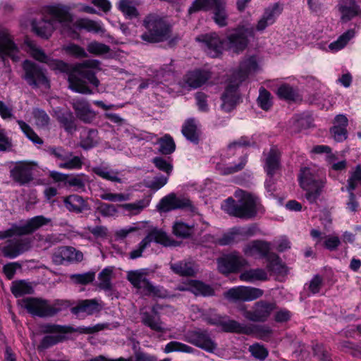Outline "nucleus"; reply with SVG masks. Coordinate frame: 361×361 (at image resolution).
Instances as JSON below:
<instances>
[{"label": "nucleus", "instance_id": "1", "mask_svg": "<svg viewBox=\"0 0 361 361\" xmlns=\"http://www.w3.org/2000/svg\"><path fill=\"white\" fill-rule=\"evenodd\" d=\"M25 44L30 49V54L37 61L46 63L53 70L59 71L68 74L69 88L75 92L91 94L93 92L87 86V82L95 87H98L100 82L95 76L94 71L90 68H97L100 63L95 59L85 60L73 67L60 61L51 59L32 40L27 39Z\"/></svg>", "mask_w": 361, "mask_h": 361}, {"label": "nucleus", "instance_id": "2", "mask_svg": "<svg viewBox=\"0 0 361 361\" xmlns=\"http://www.w3.org/2000/svg\"><path fill=\"white\" fill-rule=\"evenodd\" d=\"M257 59L255 56L244 59L239 66L238 71L231 76L224 94L221 96L223 104L221 107L226 111H231L240 100L238 87L250 75L258 69Z\"/></svg>", "mask_w": 361, "mask_h": 361}, {"label": "nucleus", "instance_id": "3", "mask_svg": "<svg viewBox=\"0 0 361 361\" xmlns=\"http://www.w3.org/2000/svg\"><path fill=\"white\" fill-rule=\"evenodd\" d=\"M235 197L237 200L228 197L221 205L222 209L230 216L242 219H251L259 213L264 212L259 200L252 194L239 190L235 191Z\"/></svg>", "mask_w": 361, "mask_h": 361}, {"label": "nucleus", "instance_id": "4", "mask_svg": "<svg viewBox=\"0 0 361 361\" xmlns=\"http://www.w3.org/2000/svg\"><path fill=\"white\" fill-rule=\"evenodd\" d=\"M18 304L32 316L50 317L56 315L69 306L68 301L56 300L53 304L41 298H24L18 300Z\"/></svg>", "mask_w": 361, "mask_h": 361}, {"label": "nucleus", "instance_id": "5", "mask_svg": "<svg viewBox=\"0 0 361 361\" xmlns=\"http://www.w3.org/2000/svg\"><path fill=\"white\" fill-rule=\"evenodd\" d=\"M145 31L141 39L149 43H158L171 37L172 27L163 18L156 14H149L143 20Z\"/></svg>", "mask_w": 361, "mask_h": 361}, {"label": "nucleus", "instance_id": "6", "mask_svg": "<svg viewBox=\"0 0 361 361\" xmlns=\"http://www.w3.org/2000/svg\"><path fill=\"white\" fill-rule=\"evenodd\" d=\"M298 178L301 188L306 190L305 198L310 203H315L324 187V180L315 170L307 167L300 169Z\"/></svg>", "mask_w": 361, "mask_h": 361}, {"label": "nucleus", "instance_id": "7", "mask_svg": "<svg viewBox=\"0 0 361 361\" xmlns=\"http://www.w3.org/2000/svg\"><path fill=\"white\" fill-rule=\"evenodd\" d=\"M200 10H212L214 22L220 27L227 25L228 14L225 0H195L188 12L192 13Z\"/></svg>", "mask_w": 361, "mask_h": 361}, {"label": "nucleus", "instance_id": "8", "mask_svg": "<svg viewBox=\"0 0 361 361\" xmlns=\"http://www.w3.org/2000/svg\"><path fill=\"white\" fill-rule=\"evenodd\" d=\"M254 36L255 29L252 25H239L228 34L225 39L226 48L238 54L247 47L249 37Z\"/></svg>", "mask_w": 361, "mask_h": 361}, {"label": "nucleus", "instance_id": "9", "mask_svg": "<svg viewBox=\"0 0 361 361\" xmlns=\"http://www.w3.org/2000/svg\"><path fill=\"white\" fill-rule=\"evenodd\" d=\"M23 70L24 72L22 78L32 88H38L41 86L49 87V80L46 75L45 70H44L37 63L25 60L23 63Z\"/></svg>", "mask_w": 361, "mask_h": 361}, {"label": "nucleus", "instance_id": "10", "mask_svg": "<svg viewBox=\"0 0 361 361\" xmlns=\"http://www.w3.org/2000/svg\"><path fill=\"white\" fill-rule=\"evenodd\" d=\"M50 221V219L45 218L43 216H37L28 220L27 223L23 226L13 224L10 228L0 231V240L11 238L14 235H23L32 233L39 227L49 224Z\"/></svg>", "mask_w": 361, "mask_h": 361}, {"label": "nucleus", "instance_id": "11", "mask_svg": "<svg viewBox=\"0 0 361 361\" xmlns=\"http://www.w3.org/2000/svg\"><path fill=\"white\" fill-rule=\"evenodd\" d=\"M188 343L208 353H214L217 349L216 343L212 339L207 330L195 329L188 331L184 335Z\"/></svg>", "mask_w": 361, "mask_h": 361}, {"label": "nucleus", "instance_id": "12", "mask_svg": "<svg viewBox=\"0 0 361 361\" xmlns=\"http://www.w3.org/2000/svg\"><path fill=\"white\" fill-rule=\"evenodd\" d=\"M152 242L159 243L164 246L174 245V240H171L165 232L158 229H153L139 243L138 247L129 253V258L130 259H135L142 257V252L149 246Z\"/></svg>", "mask_w": 361, "mask_h": 361}, {"label": "nucleus", "instance_id": "13", "mask_svg": "<svg viewBox=\"0 0 361 361\" xmlns=\"http://www.w3.org/2000/svg\"><path fill=\"white\" fill-rule=\"evenodd\" d=\"M36 166L37 164L32 161H18L10 170V177L20 185L27 184L33 179V170Z\"/></svg>", "mask_w": 361, "mask_h": 361}, {"label": "nucleus", "instance_id": "14", "mask_svg": "<svg viewBox=\"0 0 361 361\" xmlns=\"http://www.w3.org/2000/svg\"><path fill=\"white\" fill-rule=\"evenodd\" d=\"M218 269L224 274L239 271L247 264V261L238 252H233L218 259Z\"/></svg>", "mask_w": 361, "mask_h": 361}, {"label": "nucleus", "instance_id": "15", "mask_svg": "<svg viewBox=\"0 0 361 361\" xmlns=\"http://www.w3.org/2000/svg\"><path fill=\"white\" fill-rule=\"evenodd\" d=\"M196 40L204 44L205 51L213 58L217 57L226 48L225 39H221L215 32L201 35L196 37Z\"/></svg>", "mask_w": 361, "mask_h": 361}, {"label": "nucleus", "instance_id": "16", "mask_svg": "<svg viewBox=\"0 0 361 361\" xmlns=\"http://www.w3.org/2000/svg\"><path fill=\"white\" fill-rule=\"evenodd\" d=\"M276 309V304L264 300H260L254 303L252 312H247L249 321L254 322H264Z\"/></svg>", "mask_w": 361, "mask_h": 361}, {"label": "nucleus", "instance_id": "17", "mask_svg": "<svg viewBox=\"0 0 361 361\" xmlns=\"http://www.w3.org/2000/svg\"><path fill=\"white\" fill-rule=\"evenodd\" d=\"M262 289L247 286H239L229 289L225 293V297L233 301H251L262 296Z\"/></svg>", "mask_w": 361, "mask_h": 361}, {"label": "nucleus", "instance_id": "18", "mask_svg": "<svg viewBox=\"0 0 361 361\" xmlns=\"http://www.w3.org/2000/svg\"><path fill=\"white\" fill-rule=\"evenodd\" d=\"M18 52V47L9 30L0 27V58L4 59L5 57H10L16 60Z\"/></svg>", "mask_w": 361, "mask_h": 361}, {"label": "nucleus", "instance_id": "19", "mask_svg": "<svg viewBox=\"0 0 361 361\" xmlns=\"http://www.w3.org/2000/svg\"><path fill=\"white\" fill-rule=\"evenodd\" d=\"M271 243L262 240H254L246 243L243 252L247 257L265 259L271 250Z\"/></svg>", "mask_w": 361, "mask_h": 361}, {"label": "nucleus", "instance_id": "20", "mask_svg": "<svg viewBox=\"0 0 361 361\" xmlns=\"http://www.w3.org/2000/svg\"><path fill=\"white\" fill-rule=\"evenodd\" d=\"M47 12L51 16L49 21L54 25L56 23L67 26L73 22V15L71 7L62 4L49 6Z\"/></svg>", "mask_w": 361, "mask_h": 361}, {"label": "nucleus", "instance_id": "21", "mask_svg": "<svg viewBox=\"0 0 361 361\" xmlns=\"http://www.w3.org/2000/svg\"><path fill=\"white\" fill-rule=\"evenodd\" d=\"M77 118L85 123H92L96 117V113L91 109L90 104L84 99H73L71 102Z\"/></svg>", "mask_w": 361, "mask_h": 361}, {"label": "nucleus", "instance_id": "22", "mask_svg": "<svg viewBox=\"0 0 361 361\" xmlns=\"http://www.w3.org/2000/svg\"><path fill=\"white\" fill-rule=\"evenodd\" d=\"M8 244L2 248L3 255L13 259L27 251L30 247L28 238H15L8 241Z\"/></svg>", "mask_w": 361, "mask_h": 361}, {"label": "nucleus", "instance_id": "23", "mask_svg": "<svg viewBox=\"0 0 361 361\" xmlns=\"http://www.w3.org/2000/svg\"><path fill=\"white\" fill-rule=\"evenodd\" d=\"M348 119L343 114L336 116L333 121V126L330 128L329 132L331 137L338 142H343L348 138Z\"/></svg>", "mask_w": 361, "mask_h": 361}, {"label": "nucleus", "instance_id": "24", "mask_svg": "<svg viewBox=\"0 0 361 361\" xmlns=\"http://www.w3.org/2000/svg\"><path fill=\"white\" fill-rule=\"evenodd\" d=\"M103 308L102 302L96 299L80 300L75 307L71 309L73 314H78L80 312L86 313L87 315H92L99 313Z\"/></svg>", "mask_w": 361, "mask_h": 361}, {"label": "nucleus", "instance_id": "25", "mask_svg": "<svg viewBox=\"0 0 361 361\" xmlns=\"http://www.w3.org/2000/svg\"><path fill=\"white\" fill-rule=\"evenodd\" d=\"M82 258V253L72 247H61L53 255V261L58 264L66 262H80Z\"/></svg>", "mask_w": 361, "mask_h": 361}, {"label": "nucleus", "instance_id": "26", "mask_svg": "<svg viewBox=\"0 0 361 361\" xmlns=\"http://www.w3.org/2000/svg\"><path fill=\"white\" fill-rule=\"evenodd\" d=\"M140 315L142 323L152 331L159 333H164L166 331L164 323L158 315L155 306L152 307V312L142 311L140 312Z\"/></svg>", "mask_w": 361, "mask_h": 361}, {"label": "nucleus", "instance_id": "27", "mask_svg": "<svg viewBox=\"0 0 361 361\" xmlns=\"http://www.w3.org/2000/svg\"><path fill=\"white\" fill-rule=\"evenodd\" d=\"M209 71L195 70L188 72L183 78L184 87L196 89L204 85L209 78Z\"/></svg>", "mask_w": 361, "mask_h": 361}, {"label": "nucleus", "instance_id": "28", "mask_svg": "<svg viewBox=\"0 0 361 361\" xmlns=\"http://www.w3.org/2000/svg\"><path fill=\"white\" fill-rule=\"evenodd\" d=\"M338 8L343 21H349L355 16L361 17V8L355 0H340Z\"/></svg>", "mask_w": 361, "mask_h": 361}, {"label": "nucleus", "instance_id": "29", "mask_svg": "<svg viewBox=\"0 0 361 361\" xmlns=\"http://www.w3.org/2000/svg\"><path fill=\"white\" fill-rule=\"evenodd\" d=\"M181 133L190 142L197 145L202 134L200 126L195 118L187 119L182 126Z\"/></svg>", "mask_w": 361, "mask_h": 361}, {"label": "nucleus", "instance_id": "30", "mask_svg": "<svg viewBox=\"0 0 361 361\" xmlns=\"http://www.w3.org/2000/svg\"><path fill=\"white\" fill-rule=\"evenodd\" d=\"M221 329L224 332L238 334L252 335L254 329L252 326L241 324L234 319H231L226 315L224 319Z\"/></svg>", "mask_w": 361, "mask_h": 361}, {"label": "nucleus", "instance_id": "31", "mask_svg": "<svg viewBox=\"0 0 361 361\" xmlns=\"http://www.w3.org/2000/svg\"><path fill=\"white\" fill-rule=\"evenodd\" d=\"M281 13L279 6L275 4L271 7L265 9L263 15L258 20L256 30L263 32L267 27L271 25L276 21L277 16Z\"/></svg>", "mask_w": 361, "mask_h": 361}, {"label": "nucleus", "instance_id": "32", "mask_svg": "<svg viewBox=\"0 0 361 361\" xmlns=\"http://www.w3.org/2000/svg\"><path fill=\"white\" fill-rule=\"evenodd\" d=\"M66 208L71 212L80 214L89 210L90 207L87 201L78 195H71L63 200Z\"/></svg>", "mask_w": 361, "mask_h": 361}, {"label": "nucleus", "instance_id": "33", "mask_svg": "<svg viewBox=\"0 0 361 361\" xmlns=\"http://www.w3.org/2000/svg\"><path fill=\"white\" fill-rule=\"evenodd\" d=\"M280 152L274 148H271L267 154L264 159V169L268 177L273 178L279 170L280 164Z\"/></svg>", "mask_w": 361, "mask_h": 361}, {"label": "nucleus", "instance_id": "34", "mask_svg": "<svg viewBox=\"0 0 361 361\" xmlns=\"http://www.w3.org/2000/svg\"><path fill=\"white\" fill-rule=\"evenodd\" d=\"M172 271L181 276H193L196 273L195 262L190 259H183L175 263H170Z\"/></svg>", "mask_w": 361, "mask_h": 361}, {"label": "nucleus", "instance_id": "35", "mask_svg": "<svg viewBox=\"0 0 361 361\" xmlns=\"http://www.w3.org/2000/svg\"><path fill=\"white\" fill-rule=\"evenodd\" d=\"M128 280L137 289H142L145 293L149 289L152 283L147 279L146 274L142 270L130 271L127 275Z\"/></svg>", "mask_w": 361, "mask_h": 361}, {"label": "nucleus", "instance_id": "36", "mask_svg": "<svg viewBox=\"0 0 361 361\" xmlns=\"http://www.w3.org/2000/svg\"><path fill=\"white\" fill-rule=\"evenodd\" d=\"M74 26L78 30H85L87 32L94 34L104 35L106 32V30L101 22L88 18L78 19L75 22Z\"/></svg>", "mask_w": 361, "mask_h": 361}, {"label": "nucleus", "instance_id": "37", "mask_svg": "<svg viewBox=\"0 0 361 361\" xmlns=\"http://www.w3.org/2000/svg\"><path fill=\"white\" fill-rule=\"evenodd\" d=\"M248 234L243 228L234 227L228 232L224 233L216 240L217 244L221 246L230 245L240 241V237Z\"/></svg>", "mask_w": 361, "mask_h": 361}, {"label": "nucleus", "instance_id": "38", "mask_svg": "<svg viewBox=\"0 0 361 361\" xmlns=\"http://www.w3.org/2000/svg\"><path fill=\"white\" fill-rule=\"evenodd\" d=\"M265 259L267 262V269L269 271L280 275L287 274V267L282 262L278 255L270 251Z\"/></svg>", "mask_w": 361, "mask_h": 361}, {"label": "nucleus", "instance_id": "39", "mask_svg": "<svg viewBox=\"0 0 361 361\" xmlns=\"http://www.w3.org/2000/svg\"><path fill=\"white\" fill-rule=\"evenodd\" d=\"M139 5L136 0H120L118 8L127 19L135 18L139 16L137 6Z\"/></svg>", "mask_w": 361, "mask_h": 361}, {"label": "nucleus", "instance_id": "40", "mask_svg": "<svg viewBox=\"0 0 361 361\" xmlns=\"http://www.w3.org/2000/svg\"><path fill=\"white\" fill-rule=\"evenodd\" d=\"M56 119L68 133L72 134L76 131L75 118L71 111L59 112L57 114Z\"/></svg>", "mask_w": 361, "mask_h": 361}, {"label": "nucleus", "instance_id": "41", "mask_svg": "<svg viewBox=\"0 0 361 361\" xmlns=\"http://www.w3.org/2000/svg\"><path fill=\"white\" fill-rule=\"evenodd\" d=\"M240 279L244 281L255 282L256 281H266L268 276L265 269L257 268L245 270L241 273Z\"/></svg>", "mask_w": 361, "mask_h": 361}, {"label": "nucleus", "instance_id": "42", "mask_svg": "<svg viewBox=\"0 0 361 361\" xmlns=\"http://www.w3.org/2000/svg\"><path fill=\"white\" fill-rule=\"evenodd\" d=\"M98 143V131L96 129L84 130L81 135L80 146L84 149H90Z\"/></svg>", "mask_w": 361, "mask_h": 361}, {"label": "nucleus", "instance_id": "43", "mask_svg": "<svg viewBox=\"0 0 361 361\" xmlns=\"http://www.w3.org/2000/svg\"><path fill=\"white\" fill-rule=\"evenodd\" d=\"M92 171L103 179L111 182L121 183V179L118 177L119 172L118 171L100 166L92 168Z\"/></svg>", "mask_w": 361, "mask_h": 361}, {"label": "nucleus", "instance_id": "44", "mask_svg": "<svg viewBox=\"0 0 361 361\" xmlns=\"http://www.w3.org/2000/svg\"><path fill=\"white\" fill-rule=\"evenodd\" d=\"M54 25L50 22H35L32 23L33 31L37 35L44 39H48L52 33Z\"/></svg>", "mask_w": 361, "mask_h": 361}, {"label": "nucleus", "instance_id": "45", "mask_svg": "<svg viewBox=\"0 0 361 361\" xmlns=\"http://www.w3.org/2000/svg\"><path fill=\"white\" fill-rule=\"evenodd\" d=\"M173 233L178 238H188L193 233V226L185 224L181 221H176L172 228Z\"/></svg>", "mask_w": 361, "mask_h": 361}, {"label": "nucleus", "instance_id": "46", "mask_svg": "<svg viewBox=\"0 0 361 361\" xmlns=\"http://www.w3.org/2000/svg\"><path fill=\"white\" fill-rule=\"evenodd\" d=\"M11 291L15 297L18 298L24 295L32 294L34 289L30 283L22 280L13 283Z\"/></svg>", "mask_w": 361, "mask_h": 361}, {"label": "nucleus", "instance_id": "47", "mask_svg": "<svg viewBox=\"0 0 361 361\" xmlns=\"http://www.w3.org/2000/svg\"><path fill=\"white\" fill-rule=\"evenodd\" d=\"M197 350L192 347L178 341H171L168 343L164 348V353L180 352L193 354Z\"/></svg>", "mask_w": 361, "mask_h": 361}, {"label": "nucleus", "instance_id": "48", "mask_svg": "<svg viewBox=\"0 0 361 361\" xmlns=\"http://www.w3.org/2000/svg\"><path fill=\"white\" fill-rule=\"evenodd\" d=\"M159 145V151L164 155L172 154L176 149V144L173 137L169 135H165L158 140Z\"/></svg>", "mask_w": 361, "mask_h": 361}, {"label": "nucleus", "instance_id": "49", "mask_svg": "<svg viewBox=\"0 0 361 361\" xmlns=\"http://www.w3.org/2000/svg\"><path fill=\"white\" fill-rule=\"evenodd\" d=\"M113 269L111 267L104 268L98 275L99 283L98 286L104 290H111L112 289L111 277Z\"/></svg>", "mask_w": 361, "mask_h": 361}, {"label": "nucleus", "instance_id": "50", "mask_svg": "<svg viewBox=\"0 0 361 361\" xmlns=\"http://www.w3.org/2000/svg\"><path fill=\"white\" fill-rule=\"evenodd\" d=\"M355 36V31L353 29L347 30L342 35H341L338 39L331 43L329 46V49L331 50H339L343 48L347 43L349 42Z\"/></svg>", "mask_w": 361, "mask_h": 361}, {"label": "nucleus", "instance_id": "51", "mask_svg": "<svg viewBox=\"0 0 361 361\" xmlns=\"http://www.w3.org/2000/svg\"><path fill=\"white\" fill-rule=\"evenodd\" d=\"M190 287L195 295H200L203 296H210L214 295L213 288L209 285L205 284L201 281H192L190 283Z\"/></svg>", "mask_w": 361, "mask_h": 361}, {"label": "nucleus", "instance_id": "52", "mask_svg": "<svg viewBox=\"0 0 361 361\" xmlns=\"http://www.w3.org/2000/svg\"><path fill=\"white\" fill-rule=\"evenodd\" d=\"M175 193H170L161 199L157 206L159 212H168L171 210H175Z\"/></svg>", "mask_w": 361, "mask_h": 361}, {"label": "nucleus", "instance_id": "53", "mask_svg": "<svg viewBox=\"0 0 361 361\" xmlns=\"http://www.w3.org/2000/svg\"><path fill=\"white\" fill-rule=\"evenodd\" d=\"M18 123L22 130V131L24 133V134L26 135V137L31 140L34 144L37 145H42L43 140L42 138H40L35 133V131L31 128V127L27 124L25 122L18 120Z\"/></svg>", "mask_w": 361, "mask_h": 361}, {"label": "nucleus", "instance_id": "54", "mask_svg": "<svg viewBox=\"0 0 361 361\" xmlns=\"http://www.w3.org/2000/svg\"><path fill=\"white\" fill-rule=\"evenodd\" d=\"M249 352L256 360L264 361L269 355L268 350L258 343H255L249 346Z\"/></svg>", "mask_w": 361, "mask_h": 361}, {"label": "nucleus", "instance_id": "55", "mask_svg": "<svg viewBox=\"0 0 361 361\" xmlns=\"http://www.w3.org/2000/svg\"><path fill=\"white\" fill-rule=\"evenodd\" d=\"M87 50L92 54L99 56L109 53L111 49L105 44L93 41L87 44Z\"/></svg>", "mask_w": 361, "mask_h": 361}, {"label": "nucleus", "instance_id": "56", "mask_svg": "<svg viewBox=\"0 0 361 361\" xmlns=\"http://www.w3.org/2000/svg\"><path fill=\"white\" fill-rule=\"evenodd\" d=\"M348 185L346 189L348 191L354 190L357 184L361 186V166H356L355 171L351 173L349 178L347 180Z\"/></svg>", "mask_w": 361, "mask_h": 361}, {"label": "nucleus", "instance_id": "57", "mask_svg": "<svg viewBox=\"0 0 361 361\" xmlns=\"http://www.w3.org/2000/svg\"><path fill=\"white\" fill-rule=\"evenodd\" d=\"M32 114L37 127L43 128L49 125L50 118L44 110L35 109L33 110Z\"/></svg>", "mask_w": 361, "mask_h": 361}, {"label": "nucleus", "instance_id": "58", "mask_svg": "<svg viewBox=\"0 0 361 361\" xmlns=\"http://www.w3.org/2000/svg\"><path fill=\"white\" fill-rule=\"evenodd\" d=\"M68 159L64 161L63 163L59 164L60 168L66 169H78L82 167V161L78 156L73 157L72 152H70Z\"/></svg>", "mask_w": 361, "mask_h": 361}, {"label": "nucleus", "instance_id": "59", "mask_svg": "<svg viewBox=\"0 0 361 361\" xmlns=\"http://www.w3.org/2000/svg\"><path fill=\"white\" fill-rule=\"evenodd\" d=\"M97 212H98L102 216L108 217L113 216L117 212V206L111 204H107L104 202H99Z\"/></svg>", "mask_w": 361, "mask_h": 361}, {"label": "nucleus", "instance_id": "60", "mask_svg": "<svg viewBox=\"0 0 361 361\" xmlns=\"http://www.w3.org/2000/svg\"><path fill=\"white\" fill-rule=\"evenodd\" d=\"M157 360L155 356L138 350L135 352L134 357L130 356L128 358L120 357L118 361H157Z\"/></svg>", "mask_w": 361, "mask_h": 361}, {"label": "nucleus", "instance_id": "61", "mask_svg": "<svg viewBox=\"0 0 361 361\" xmlns=\"http://www.w3.org/2000/svg\"><path fill=\"white\" fill-rule=\"evenodd\" d=\"M259 106L264 110L267 111L271 106V94L267 90L261 87L259 90V95L257 98Z\"/></svg>", "mask_w": 361, "mask_h": 361}, {"label": "nucleus", "instance_id": "62", "mask_svg": "<svg viewBox=\"0 0 361 361\" xmlns=\"http://www.w3.org/2000/svg\"><path fill=\"white\" fill-rule=\"evenodd\" d=\"M74 328L71 326H61L58 324H47L44 326V331L45 333H72L74 331Z\"/></svg>", "mask_w": 361, "mask_h": 361}, {"label": "nucleus", "instance_id": "63", "mask_svg": "<svg viewBox=\"0 0 361 361\" xmlns=\"http://www.w3.org/2000/svg\"><path fill=\"white\" fill-rule=\"evenodd\" d=\"M168 179V176H157L152 180L149 181L146 185L152 190H158L167 183Z\"/></svg>", "mask_w": 361, "mask_h": 361}, {"label": "nucleus", "instance_id": "64", "mask_svg": "<svg viewBox=\"0 0 361 361\" xmlns=\"http://www.w3.org/2000/svg\"><path fill=\"white\" fill-rule=\"evenodd\" d=\"M47 152L49 154L61 161L66 160L68 159V156H70V152L66 151L61 147H56L49 146L47 147Z\"/></svg>", "mask_w": 361, "mask_h": 361}]
</instances>
